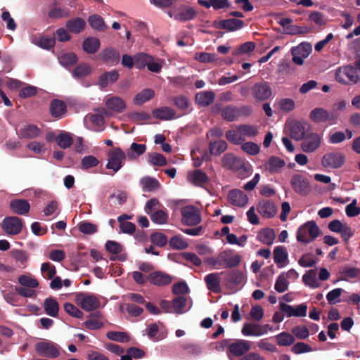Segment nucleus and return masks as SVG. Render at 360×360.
Masks as SVG:
<instances>
[{"label":"nucleus","instance_id":"obj_1","mask_svg":"<svg viewBox=\"0 0 360 360\" xmlns=\"http://www.w3.org/2000/svg\"><path fill=\"white\" fill-rule=\"evenodd\" d=\"M320 231L319 227L314 221H308L299 227L296 233V238L298 242L308 244L320 235Z\"/></svg>","mask_w":360,"mask_h":360},{"label":"nucleus","instance_id":"obj_2","mask_svg":"<svg viewBox=\"0 0 360 360\" xmlns=\"http://www.w3.org/2000/svg\"><path fill=\"white\" fill-rule=\"evenodd\" d=\"M335 79L343 84H354L360 82V69L353 65L340 68L335 72Z\"/></svg>","mask_w":360,"mask_h":360},{"label":"nucleus","instance_id":"obj_3","mask_svg":"<svg viewBox=\"0 0 360 360\" xmlns=\"http://www.w3.org/2000/svg\"><path fill=\"white\" fill-rule=\"evenodd\" d=\"M127 154L120 147H115L108 152V162L105 167L117 172L124 165Z\"/></svg>","mask_w":360,"mask_h":360},{"label":"nucleus","instance_id":"obj_4","mask_svg":"<svg viewBox=\"0 0 360 360\" xmlns=\"http://www.w3.org/2000/svg\"><path fill=\"white\" fill-rule=\"evenodd\" d=\"M222 165L224 168L231 169L238 174L241 178H244L247 173L245 162L240 158L232 153H226L223 156Z\"/></svg>","mask_w":360,"mask_h":360},{"label":"nucleus","instance_id":"obj_5","mask_svg":"<svg viewBox=\"0 0 360 360\" xmlns=\"http://www.w3.org/2000/svg\"><path fill=\"white\" fill-rule=\"evenodd\" d=\"M248 136V125H240L236 129L229 130L226 133V138L234 144H242L241 148L248 153V143H243Z\"/></svg>","mask_w":360,"mask_h":360},{"label":"nucleus","instance_id":"obj_6","mask_svg":"<svg viewBox=\"0 0 360 360\" xmlns=\"http://www.w3.org/2000/svg\"><path fill=\"white\" fill-rule=\"evenodd\" d=\"M309 116L314 123L327 122L330 125L337 123V116L323 108L313 109Z\"/></svg>","mask_w":360,"mask_h":360},{"label":"nucleus","instance_id":"obj_7","mask_svg":"<svg viewBox=\"0 0 360 360\" xmlns=\"http://www.w3.org/2000/svg\"><path fill=\"white\" fill-rule=\"evenodd\" d=\"M181 222L187 226H195L201 221L198 209L193 205H187L181 208Z\"/></svg>","mask_w":360,"mask_h":360},{"label":"nucleus","instance_id":"obj_8","mask_svg":"<svg viewBox=\"0 0 360 360\" xmlns=\"http://www.w3.org/2000/svg\"><path fill=\"white\" fill-rule=\"evenodd\" d=\"M1 228L8 235H17L22 229V219L18 217H6L1 223Z\"/></svg>","mask_w":360,"mask_h":360},{"label":"nucleus","instance_id":"obj_9","mask_svg":"<svg viewBox=\"0 0 360 360\" xmlns=\"http://www.w3.org/2000/svg\"><path fill=\"white\" fill-rule=\"evenodd\" d=\"M248 114V108L245 106H236L228 105L221 110V117L228 122L237 120L239 117Z\"/></svg>","mask_w":360,"mask_h":360},{"label":"nucleus","instance_id":"obj_10","mask_svg":"<svg viewBox=\"0 0 360 360\" xmlns=\"http://www.w3.org/2000/svg\"><path fill=\"white\" fill-rule=\"evenodd\" d=\"M35 350L40 356L48 358H56L60 354L58 345L52 342H39L35 345Z\"/></svg>","mask_w":360,"mask_h":360},{"label":"nucleus","instance_id":"obj_11","mask_svg":"<svg viewBox=\"0 0 360 360\" xmlns=\"http://www.w3.org/2000/svg\"><path fill=\"white\" fill-rule=\"evenodd\" d=\"M290 184L294 191L301 195H307L311 191L310 183L304 175H293Z\"/></svg>","mask_w":360,"mask_h":360},{"label":"nucleus","instance_id":"obj_12","mask_svg":"<svg viewBox=\"0 0 360 360\" xmlns=\"http://www.w3.org/2000/svg\"><path fill=\"white\" fill-rule=\"evenodd\" d=\"M321 140V136L317 133L307 134L301 143L302 150L305 153H313L320 147Z\"/></svg>","mask_w":360,"mask_h":360},{"label":"nucleus","instance_id":"obj_13","mask_svg":"<svg viewBox=\"0 0 360 360\" xmlns=\"http://www.w3.org/2000/svg\"><path fill=\"white\" fill-rule=\"evenodd\" d=\"M345 161V157L341 153H328L322 158L321 164L326 168L337 169L340 167Z\"/></svg>","mask_w":360,"mask_h":360},{"label":"nucleus","instance_id":"obj_14","mask_svg":"<svg viewBox=\"0 0 360 360\" xmlns=\"http://www.w3.org/2000/svg\"><path fill=\"white\" fill-rule=\"evenodd\" d=\"M217 262L219 266L231 268L239 264L240 257L238 255H233L230 250H225L219 254Z\"/></svg>","mask_w":360,"mask_h":360},{"label":"nucleus","instance_id":"obj_15","mask_svg":"<svg viewBox=\"0 0 360 360\" xmlns=\"http://www.w3.org/2000/svg\"><path fill=\"white\" fill-rule=\"evenodd\" d=\"M99 59L104 63L116 65L120 60V52L114 47L103 49L98 55Z\"/></svg>","mask_w":360,"mask_h":360},{"label":"nucleus","instance_id":"obj_16","mask_svg":"<svg viewBox=\"0 0 360 360\" xmlns=\"http://www.w3.org/2000/svg\"><path fill=\"white\" fill-rule=\"evenodd\" d=\"M148 281L156 286H165L172 282V277L169 274L161 271H156L151 272L147 276Z\"/></svg>","mask_w":360,"mask_h":360},{"label":"nucleus","instance_id":"obj_17","mask_svg":"<svg viewBox=\"0 0 360 360\" xmlns=\"http://www.w3.org/2000/svg\"><path fill=\"white\" fill-rule=\"evenodd\" d=\"M77 300L79 302L80 307L87 311L96 310L100 307L99 300L94 295L79 294L77 295Z\"/></svg>","mask_w":360,"mask_h":360},{"label":"nucleus","instance_id":"obj_18","mask_svg":"<svg viewBox=\"0 0 360 360\" xmlns=\"http://www.w3.org/2000/svg\"><path fill=\"white\" fill-rule=\"evenodd\" d=\"M244 25V22L241 20L230 18L219 21H214L213 26L217 29H223L227 31H235L240 29Z\"/></svg>","mask_w":360,"mask_h":360},{"label":"nucleus","instance_id":"obj_19","mask_svg":"<svg viewBox=\"0 0 360 360\" xmlns=\"http://www.w3.org/2000/svg\"><path fill=\"white\" fill-rule=\"evenodd\" d=\"M119 77L120 74L116 70L105 71L99 76L97 84L101 89H105L115 83L119 79Z\"/></svg>","mask_w":360,"mask_h":360},{"label":"nucleus","instance_id":"obj_20","mask_svg":"<svg viewBox=\"0 0 360 360\" xmlns=\"http://www.w3.org/2000/svg\"><path fill=\"white\" fill-rule=\"evenodd\" d=\"M271 94V89L267 82H259L252 86V94L258 100H266Z\"/></svg>","mask_w":360,"mask_h":360},{"label":"nucleus","instance_id":"obj_21","mask_svg":"<svg viewBox=\"0 0 360 360\" xmlns=\"http://www.w3.org/2000/svg\"><path fill=\"white\" fill-rule=\"evenodd\" d=\"M49 110L53 117L60 119L63 117L67 112V105L61 100L53 99L50 103Z\"/></svg>","mask_w":360,"mask_h":360},{"label":"nucleus","instance_id":"obj_22","mask_svg":"<svg viewBox=\"0 0 360 360\" xmlns=\"http://www.w3.org/2000/svg\"><path fill=\"white\" fill-rule=\"evenodd\" d=\"M9 206L13 213L20 215L27 214L30 210V205L25 199L12 200Z\"/></svg>","mask_w":360,"mask_h":360},{"label":"nucleus","instance_id":"obj_23","mask_svg":"<svg viewBox=\"0 0 360 360\" xmlns=\"http://www.w3.org/2000/svg\"><path fill=\"white\" fill-rule=\"evenodd\" d=\"M307 123H302L298 121H293L290 124V136L296 140H302L306 135Z\"/></svg>","mask_w":360,"mask_h":360},{"label":"nucleus","instance_id":"obj_24","mask_svg":"<svg viewBox=\"0 0 360 360\" xmlns=\"http://www.w3.org/2000/svg\"><path fill=\"white\" fill-rule=\"evenodd\" d=\"M228 198L229 202L234 206L243 207L248 202V197L243 191L238 189H233L229 192Z\"/></svg>","mask_w":360,"mask_h":360},{"label":"nucleus","instance_id":"obj_25","mask_svg":"<svg viewBox=\"0 0 360 360\" xmlns=\"http://www.w3.org/2000/svg\"><path fill=\"white\" fill-rule=\"evenodd\" d=\"M257 211L262 217L271 218L276 214L277 209L274 202L266 200L259 202L257 206Z\"/></svg>","mask_w":360,"mask_h":360},{"label":"nucleus","instance_id":"obj_26","mask_svg":"<svg viewBox=\"0 0 360 360\" xmlns=\"http://www.w3.org/2000/svg\"><path fill=\"white\" fill-rule=\"evenodd\" d=\"M152 114L154 117L161 120H171L176 117L175 110L167 106L154 109L152 111Z\"/></svg>","mask_w":360,"mask_h":360},{"label":"nucleus","instance_id":"obj_27","mask_svg":"<svg viewBox=\"0 0 360 360\" xmlns=\"http://www.w3.org/2000/svg\"><path fill=\"white\" fill-rule=\"evenodd\" d=\"M215 99V94L212 91H200L195 95V101L198 105L202 107H207L211 105Z\"/></svg>","mask_w":360,"mask_h":360},{"label":"nucleus","instance_id":"obj_28","mask_svg":"<svg viewBox=\"0 0 360 360\" xmlns=\"http://www.w3.org/2000/svg\"><path fill=\"white\" fill-rule=\"evenodd\" d=\"M65 27L69 32L79 34L84 30L86 22L84 19L77 17L68 20Z\"/></svg>","mask_w":360,"mask_h":360},{"label":"nucleus","instance_id":"obj_29","mask_svg":"<svg viewBox=\"0 0 360 360\" xmlns=\"http://www.w3.org/2000/svg\"><path fill=\"white\" fill-rule=\"evenodd\" d=\"M101 47V41L98 38L89 37L84 39L82 43V49L89 54L96 53Z\"/></svg>","mask_w":360,"mask_h":360},{"label":"nucleus","instance_id":"obj_30","mask_svg":"<svg viewBox=\"0 0 360 360\" xmlns=\"http://www.w3.org/2000/svg\"><path fill=\"white\" fill-rule=\"evenodd\" d=\"M285 165V162L283 159L271 156L266 164V169L271 174L278 173Z\"/></svg>","mask_w":360,"mask_h":360},{"label":"nucleus","instance_id":"obj_31","mask_svg":"<svg viewBox=\"0 0 360 360\" xmlns=\"http://www.w3.org/2000/svg\"><path fill=\"white\" fill-rule=\"evenodd\" d=\"M205 282L206 283L207 288L210 291L214 293H219L221 292V285L219 282V274L217 273H212L207 274L205 277Z\"/></svg>","mask_w":360,"mask_h":360},{"label":"nucleus","instance_id":"obj_32","mask_svg":"<svg viewBox=\"0 0 360 360\" xmlns=\"http://www.w3.org/2000/svg\"><path fill=\"white\" fill-rule=\"evenodd\" d=\"M59 309V304L55 298L48 297L44 300V309L46 314L52 317H57Z\"/></svg>","mask_w":360,"mask_h":360},{"label":"nucleus","instance_id":"obj_33","mask_svg":"<svg viewBox=\"0 0 360 360\" xmlns=\"http://www.w3.org/2000/svg\"><path fill=\"white\" fill-rule=\"evenodd\" d=\"M88 22L93 30L98 32H104L108 28L104 19L98 14L91 15L88 18Z\"/></svg>","mask_w":360,"mask_h":360},{"label":"nucleus","instance_id":"obj_34","mask_svg":"<svg viewBox=\"0 0 360 360\" xmlns=\"http://www.w3.org/2000/svg\"><path fill=\"white\" fill-rule=\"evenodd\" d=\"M106 107L116 112H122L126 108L125 102L118 96H112L105 101Z\"/></svg>","mask_w":360,"mask_h":360},{"label":"nucleus","instance_id":"obj_35","mask_svg":"<svg viewBox=\"0 0 360 360\" xmlns=\"http://www.w3.org/2000/svg\"><path fill=\"white\" fill-rule=\"evenodd\" d=\"M273 255L274 262L277 264L278 267H283L288 258V254L285 248L283 246L276 247L274 250Z\"/></svg>","mask_w":360,"mask_h":360},{"label":"nucleus","instance_id":"obj_36","mask_svg":"<svg viewBox=\"0 0 360 360\" xmlns=\"http://www.w3.org/2000/svg\"><path fill=\"white\" fill-rule=\"evenodd\" d=\"M140 184L144 192H153L157 191L160 186V182L155 178L144 176L140 180Z\"/></svg>","mask_w":360,"mask_h":360},{"label":"nucleus","instance_id":"obj_37","mask_svg":"<svg viewBox=\"0 0 360 360\" xmlns=\"http://www.w3.org/2000/svg\"><path fill=\"white\" fill-rule=\"evenodd\" d=\"M196 15L195 11L192 7H182L179 9L178 13L175 15L176 20L185 22L193 20Z\"/></svg>","mask_w":360,"mask_h":360},{"label":"nucleus","instance_id":"obj_38","mask_svg":"<svg viewBox=\"0 0 360 360\" xmlns=\"http://www.w3.org/2000/svg\"><path fill=\"white\" fill-rule=\"evenodd\" d=\"M155 96V91L151 89H145L137 94L134 98V103L136 105H141Z\"/></svg>","mask_w":360,"mask_h":360},{"label":"nucleus","instance_id":"obj_39","mask_svg":"<svg viewBox=\"0 0 360 360\" xmlns=\"http://www.w3.org/2000/svg\"><path fill=\"white\" fill-rule=\"evenodd\" d=\"M275 232L273 229H263L257 235L258 239L263 243L270 245L273 243L275 239Z\"/></svg>","mask_w":360,"mask_h":360},{"label":"nucleus","instance_id":"obj_40","mask_svg":"<svg viewBox=\"0 0 360 360\" xmlns=\"http://www.w3.org/2000/svg\"><path fill=\"white\" fill-rule=\"evenodd\" d=\"M55 141L58 146L63 149L68 148L73 143V139L68 132L60 133L55 137Z\"/></svg>","mask_w":360,"mask_h":360},{"label":"nucleus","instance_id":"obj_41","mask_svg":"<svg viewBox=\"0 0 360 360\" xmlns=\"http://www.w3.org/2000/svg\"><path fill=\"white\" fill-rule=\"evenodd\" d=\"M70 15L68 8L58 7L56 6H51L48 12V17L51 19H59L67 18Z\"/></svg>","mask_w":360,"mask_h":360},{"label":"nucleus","instance_id":"obj_42","mask_svg":"<svg viewBox=\"0 0 360 360\" xmlns=\"http://www.w3.org/2000/svg\"><path fill=\"white\" fill-rule=\"evenodd\" d=\"M40 133V129H39L36 125L29 124L20 131V135L21 138L34 139L37 137Z\"/></svg>","mask_w":360,"mask_h":360},{"label":"nucleus","instance_id":"obj_43","mask_svg":"<svg viewBox=\"0 0 360 360\" xmlns=\"http://www.w3.org/2000/svg\"><path fill=\"white\" fill-rule=\"evenodd\" d=\"M302 281L306 285L312 288H316L320 286V283L316 278V272L314 270L307 271L302 276Z\"/></svg>","mask_w":360,"mask_h":360},{"label":"nucleus","instance_id":"obj_44","mask_svg":"<svg viewBox=\"0 0 360 360\" xmlns=\"http://www.w3.org/2000/svg\"><path fill=\"white\" fill-rule=\"evenodd\" d=\"M275 338L277 345L279 346H290L295 341L294 336L287 332H282L278 334Z\"/></svg>","mask_w":360,"mask_h":360},{"label":"nucleus","instance_id":"obj_45","mask_svg":"<svg viewBox=\"0 0 360 360\" xmlns=\"http://www.w3.org/2000/svg\"><path fill=\"white\" fill-rule=\"evenodd\" d=\"M91 72V68L89 64L81 63L78 65L72 71L75 78L79 79L88 76Z\"/></svg>","mask_w":360,"mask_h":360},{"label":"nucleus","instance_id":"obj_46","mask_svg":"<svg viewBox=\"0 0 360 360\" xmlns=\"http://www.w3.org/2000/svg\"><path fill=\"white\" fill-rule=\"evenodd\" d=\"M169 245L174 250H184L188 246L187 241L180 235L171 238Z\"/></svg>","mask_w":360,"mask_h":360},{"label":"nucleus","instance_id":"obj_47","mask_svg":"<svg viewBox=\"0 0 360 360\" xmlns=\"http://www.w3.org/2000/svg\"><path fill=\"white\" fill-rule=\"evenodd\" d=\"M311 50L312 49L310 44L301 43L299 46L291 49V53L292 55H300L302 56V57L307 58Z\"/></svg>","mask_w":360,"mask_h":360},{"label":"nucleus","instance_id":"obj_48","mask_svg":"<svg viewBox=\"0 0 360 360\" xmlns=\"http://www.w3.org/2000/svg\"><path fill=\"white\" fill-rule=\"evenodd\" d=\"M99 162V160L95 156L86 155L82 159L79 168L83 170H87L97 167Z\"/></svg>","mask_w":360,"mask_h":360},{"label":"nucleus","instance_id":"obj_49","mask_svg":"<svg viewBox=\"0 0 360 360\" xmlns=\"http://www.w3.org/2000/svg\"><path fill=\"white\" fill-rule=\"evenodd\" d=\"M289 282L286 280L285 272L281 273L276 278L274 289L276 292L282 293L288 288Z\"/></svg>","mask_w":360,"mask_h":360},{"label":"nucleus","instance_id":"obj_50","mask_svg":"<svg viewBox=\"0 0 360 360\" xmlns=\"http://www.w3.org/2000/svg\"><path fill=\"white\" fill-rule=\"evenodd\" d=\"M210 153L218 155L222 153L227 148V143L224 140H219L210 143Z\"/></svg>","mask_w":360,"mask_h":360},{"label":"nucleus","instance_id":"obj_51","mask_svg":"<svg viewBox=\"0 0 360 360\" xmlns=\"http://www.w3.org/2000/svg\"><path fill=\"white\" fill-rule=\"evenodd\" d=\"M169 216L167 213L162 210H159L150 214L151 221L157 224H165L167 223Z\"/></svg>","mask_w":360,"mask_h":360},{"label":"nucleus","instance_id":"obj_52","mask_svg":"<svg viewBox=\"0 0 360 360\" xmlns=\"http://www.w3.org/2000/svg\"><path fill=\"white\" fill-rule=\"evenodd\" d=\"M148 162L154 166H164L167 165V160L164 155L158 153H149Z\"/></svg>","mask_w":360,"mask_h":360},{"label":"nucleus","instance_id":"obj_53","mask_svg":"<svg viewBox=\"0 0 360 360\" xmlns=\"http://www.w3.org/2000/svg\"><path fill=\"white\" fill-rule=\"evenodd\" d=\"M18 281L22 285L21 287H27L29 288H38L39 285L37 279L27 275L20 276L18 278Z\"/></svg>","mask_w":360,"mask_h":360},{"label":"nucleus","instance_id":"obj_54","mask_svg":"<svg viewBox=\"0 0 360 360\" xmlns=\"http://www.w3.org/2000/svg\"><path fill=\"white\" fill-rule=\"evenodd\" d=\"M41 272L46 279L51 280L55 276L56 269L51 263L44 262L41 266Z\"/></svg>","mask_w":360,"mask_h":360},{"label":"nucleus","instance_id":"obj_55","mask_svg":"<svg viewBox=\"0 0 360 360\" xmlns=\"http://www.w3.org/2000/svg\"><path fill=\"white\" fill-rule=\"evenodd\" d=\"M150 59H153V56L144 53H139L135 55L136 68L139 70L144 68L146 66H148Z\"/></svg>","mask_w":360,"mask_h":360},{"label":"nucleus","instance_id":"obj_56","mask_svg":"<svg viewBox=\"0 0 360 360\" xmlns=\"http://www.w3.org/2000/svg\"><path fill=\"white\" fill-rule=\"evenodd\" d=\"M226 281L228 285H238L243 281V275L238 271H231L227 274Z\"/></svg>","mask_w":360,"mask_h":360},{"label":"nucleus","instance_id":"obj_57","mask_svg":"<svg viewBox=\"0 0 360 360\" xmlns=\"http://www.w3.org/2000/svg\"><path fill=\"white\" fill-rule=\"evenodd\" d=\"M78 229L84 234L91 235L98 231V226L89 221H82L78 224Z\"/></svg>","mask_w":360,"mask_h":360},{"label":"nucleus","instance_id":"obj_58","mask_svg":"<svg viewBox=\"0 0 360 360\" xmlns=\"http://www.w3.org/2000/svg\"><path fill=\"white\" fill-rule=\"evenodd\" d=\"M106 336L108 339L120 342H127L129 340V336L127 333L120 331L108 332Z\"/></svg>","mask_w":360,"mask_h":360},{"label":"nucleus","instance_id":"obj_59","mask_svg":"<svg viewBox=\"0 0 360 360\" xmlns=\"http://www.w3.org/2000/svg\"><path fill=\"white\" fill-rule=\"evenodd\" d=\"M150 241L154 245L162 248L167 243V236L161 232H154L150 236Z\"/></svg>","mask_w":360,"mask_h":360},{"label":"nucleus","instance_id":"obj_60","mask_svg":"<svg viewBox=\"0 0 360 360\" xmlns=\"http://www.w3.org/2000/svg\"><path fill=\"white\" fill-rule=\"evenodd\" d=\"M146 146L145 144H139L136 143H132L130 146L129 150L127 151V155L129 158L134 157V153L136 156H139L146 152Z\"/></svg>","mask_w":360,"mask_h":360},{"label":"nucleus","instance_id":"obj_61","mask_svg":"<svg viewBox=\"0 0 360 360\" xmlns=\"http://www.w3.org/2000/svg\"><path fill=\"white\" fill-rule=\"evenodd\" d=\"M64 310L67 314L72 317L81 319L83 316V312L79 310L76 306L70 302L64 304Z\"/></svg>","mask_w":360,"mask_h":360},{"label":"nucleus","instance_id":"obj_62","mask_svg":"<svg viewBox=\"0 0 360 360\" xmlns=\"http://www.w3.org/2000/svg\"><path fill=\"white\" fill-rule=\"evenodd\" d=\"M174 105L180 110L185 111L189 105V100L184 96H176L172 98Z\"/></svg>","mask_w":360,"mask_h":360},{"label":"nucleus","instance_id":"obj_63","mask_svg":"<svg viewBox=\"0 0 360 360\" xmlns=\"http://www.w3.org/2000/svg\"><path fill=\"white\" fill-rule=\"evenodd\" d=\"M209 181L207 175L200 169H197L193 174V182L196 186H200Z\"/></svg>","mask_w":360,"mask_h":360},{"label":"nucleus","instance_id":"obj_64","mask_svg":"<svg viewBox=\"0 0 360 360\" xmlns=\"http://www.w3.org/2000/svg\"><path fill=\"white\" fill-rule=\"evenodd\" d=\"M59 60L61 65L68 66L76 63L78 60V58L75 53H68L61 56L59 58Z\"/></svg>","mask_w":360,"mask_h":360}]
</instances>
